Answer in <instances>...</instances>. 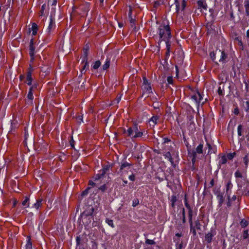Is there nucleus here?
I'll list each match as a JSON object with an SVG mask.
<instances>
[{"mask_svg":"<svg viewBox=\"0 0 249 249\" xmlns=\"http://www.w3.org/2000/svg\"><path fill=\"white\" fill-rule=\"evenodd\" d=\"M213 193H214L215 195H216L217 197H218V196L223 194V193H221L220 192V191L219 189H213Z\"/></svg>","mask_w":249,"mask_h":249,"instance_id":"72a5a7b5","label":"nucleus"},{"mask_svg":"<svg viewBox=\"0 0 249 249\" xmlns=\"http://www.w3.org/2000/svg\"><path fill=\"white\" fill-rule=\"evenodd\" d=\"M127 132L129 136H131L134 132V127L133 128L131 127L129 128L127 130Z\"/></svg>","mask_w":249,"mask_h":249,"instance_id":"37998d69","label":"nucleus"},{"mask_svg":"<svg viewBox=\"0 0 249 249\" xmlns=\"http://www.w3.org/2000/svg\"><path fill=\"white\" fill-rule=\"evenodd\" d=\"M54 27H55V24H54V19L53 18L52 15H51V16H50V24H49V26H48V27L47 28L48 34H50V33L51 32V30L53 29L54 28Z\"/></svg>","mask_w":249,"mask_h":249,"instance_id":"0eeeda50","label":"nucleus"},{"mask_svg":"<svg viewBox=\"0 0 249 249\" xmlns=\"http://www.w3.org/2000/svg\"><path fill=\"white\" fill-rule=\"evenodd\" d=\"M144 89L146 91H148L149 93L152 92V89L151 86H148V87H145Z\"/></svg>","mask_w":249,"mask_h":249,"instance_id":"680f3d73","label":"nucleus"},{"mask_svg":"<svg viewBox=\"0 0 249 249\" xmlns=\"http://www.w3.org/2000/svg\"><path fill=\"white\" fill-rule=\"evenodd\" d=\"M100 172H101V173H99V174L100 175L101 178H104L105 175L106 174V173H104V171L103 170L100 171Z\"/></svg>","mask_w":249,"mask_h":249,"instance_id":"774afa93","label":"nucleus"},{"mask_svg":"<svg viewBox=\"0 0 249 249\" xmlns=\"http://www.w3.org/2000/svg\"><path fill=\"white\" fill-rule=\"evenodd\" d=\"M94 208L91 205H86L84 212L81 213V217H85V220L89 216H93Z\"/></svg>","mask_w":249,"mask_h":249,"instance_id":"7ed1b4c3","label":"nucleus"},{"mask_svg":"<svg viewBox=\"0 0 249 249\" xmlns=\"http://www.w3.org/2000/svg\"><path fill=\"white\" fill-rule=\"evenodd\" d=\"M90 187L87 188L84 191H83L81 194V199L84 196H87L89 193V190L90 189Z\"/></svg>","mask_w":249,"mask_h":249,"instance_id":"aec40b11","label":"nucleus"},{"mask_svg":"<svg viewBox=\"0 0 249 249\" xmlns=\"http://www.w3.org/2000/svg\"><path fill=\"white\" fill-rule=\"evenodd\" d=\"M106 223H107L109 226H110L112 228L114 227V225L113 224V220L108 218H107L106 220Z\"/></svg>","mask_w":249,"mask_h":249,"instance_id":"cd10ccee","label":"nucleus"},{"mask_svg":"<svg viewBox=\"0 0 249 249\" xmlns=\"http://www.w3.org/2000/svg\"><path fill=\"white\" fill-rule=\"evenodd\" d=\"M43 199L42 198L38 199L36 200V202L34 204V206L36 209H38L39 207L41 205Z\"/></svg>","mask_w":249,"mask_h":249,"instance_id":"f8f14e48","label":"nucleus"},{"mask_svg":"<svg viewBox=\"0 0 249 249\" xmlns=\"http://www.w3.org/2000/svg\"><path fill=\"white\" fill-rule=\"evenodd\" d=\"M134 132H135V135L133 137L135 138H138V137H141L143 135L142 132L139 131L138 128V124H135L134 125Z\"/></svg>","mask_w":249,"mask_h":249,"instance_id":"423d86ee","label":"nucleus"},{"mask_svg":"<svg viewBox=\"0 0 249 249\" xmlns=\"http://www.w3.org/2000/svg\"><path fill=\"white\" fill-rule=\"evenodd\" d=\"M110 60H107L105 64L103 66V69L104 70H107L109 67Z\"/></svg>","mask_w":249,"mask_h":249,"instance_id":"4be33fe9","label":"nucleus"},{"mask_svg":"<svg viewBox=\"0 0 249 249\" xmlns=\"http://www.w3.org/2000/svg\"><path fill=\"white\" fill-rule=\"evenodd\" d=\"M32 28L33 30L32 34L34 36H35L36 34L37 30V25L36 23H33L32 25Z\"/></svg>","mask_w":249,"mask_h":249,"instance_id":"4468645a","label":"nucleus"},{"mask_svg":"<svg viewBox=\"0 0 249 249\" xmlns=\"http://www.w3.org/2000/svg\"><path fill=\"white\" fill-rule=\"evenodd\" d=\"M186 1L185 0H182V3H181V10L183 11L184 10V9H185V7H186Z\"/></svg>","mask_w":249,"mask_h":249,"instance_id":"603ef678","label":"nucleus"},{"mask_svg":"<svg viewBox=\"0 0 249 249\" xmlns=\"http://www.w3.org/2000/svg\"><path fill=\"white\" fill-rule=\"evenodd\" d=\"M167 81L169 84H172L173 83V78L172 76H169L167 78Z\"/></svg>","mask_w":249,"mask_h":249,"instance_id":"e2e57ef3","label":"nucleus"},{"mask_svg":"<svg viewBox=\"0 0 249 249\" xmlns=\"http://www.w3.org/2000/svg\"><path fill=\"white\" fill-rule=\"evenodd\" d=\"M227 158L224 155L221 157V159L220 160L219 163L220 164H225L227 162Z\"/></svg>","mask_w":249,"mask_h":249,"instance_id":"393cba45","label":"nucleus"},{"mask_svg":"<svg viewBox=\"0 0 249 249\" xmlns=\"http://www.w3.org/2000/svg\"><path fill=\"white\" fill-rule=\"evenodd\" d=\"M132 8L131 6H129V13H128V17H129V19L132 18Z\"/></svg>","mask_w":249,"mask_h":249,"instance_id":"bf43d9fd","label":"nucleus"},{"mask_svg":"<svg viewBox=\"0 0 249 249\" xmlns=\"http://www.w3.org/2000/svg\"><path fill=\"white\" fill-rule=\"evenodd\" d=\"M243 133V125L239 124L237 128V133L239 137L242 136Z\"/></svg>","mask_w":249,"mask_h":249,"instance_id":"a211bd4d","label":"nucleus"},{"mask_svg":"<svg viewBox=\"0 0 249 249\" xmlns=\"http://www.w3.org/2000/svg\"><path fill=\"white\" fill-rule=\"evenodd\" d=\"M74 141H73L72 138H71V140L70 141V144H71V147L72 148L74 149Z\"/></svg>","mask_w":249,"mask_h":249,"instance_id":"0e129e2a","label":"nucleus"},{"mask_svg":"<svg viewBox=\"0 0 249 249\" xmlns=\"http://www.w3.org/2000/svg\"><path fill=\"white\" fill-rule=\"evenodd\" d=\"M29 54L30 56H34L35 47L34 45L29 46Z\"/></svg>","mask_w":249,"mask_h":249,"instance_id":"f3484780","label":"nucleus"},{"mask_svg":"<svg viewBox=\"0 0 249 249\" xmlns=\"http://www.w3.org/2000/svg\"><path fill=\"white\" fill-rule=\"evenodd\" d=\"M160 41L165 40L166 38H170L172 36L171 30L168 25H161L159 28Z\"/></svg>","mask_w":249,"mask_h":249,"instance_id":"f03ea898","label":"nucleus"},{"mask_svg":"<svg viewBox=\"0 0 249 249\" xmlns=\"http://www.w3.org/2000/svg\"><path fill=\"white\" fill-rule=\"evenodd\" d=\"M139 204V200L138 199H135L133 201L132 206L133 207H136Z\"/></svg>","mask_w":249,"mask_h":249,"instance_id":"49530a36","label":"nucleus"},{"mask_svg":"<svg viewBox=\"0 0 249 249\" xmlns=\"http://www.w3.org/2000/svg\"><path fill=\"white\" fill-rule=\"evenodd\" d=\"M160 106V103L159 102H156L153 104V106L155 109H159Z\"/></svg>","mask_w":249,"mask_h":249,"instance_id":"473e14b6","label":"nucleus"},{"mask_svg":"<svg viewBox=\"0 0 249 249\" xmlns=\"http://www.w3.org/2000/svg\"><path fill=\"white\" fill-rule=\"evenodd\" d=\"M201 224L200 222V220L197 219L195 221V227L197 230H200L201 228Z\"/></svg>","mask_w":249,"mask_h":249,"instance_id":"5701e85b","label":"nucleus"},{"mask_svg":"<svg viewBox=\"0 0 249 249\" xmlns=\"http://www.w3.org/2000/svg\"><path fill=\"white\" fill-rule=\"evenodd\" d=\"M185 205L186 207L188 209V211H190V210H192L190 207V205L187 203V200L186 198L185 199Z\"/></svg>","mask_w":249,"mask_h":249,"instance_id":"864d4df0","label":"nucleus"},{"mask_svg":"<svg viewBox=\"0 0 249 249\" xmlns=\"http://www.w3.org/2000/svg\"><path fill=\"white\" fill-rule=\"evenodd\" d=\"M235 177L236 178H243L242 174L240 172V171L239 170H237L235 173Z\"/></svg>","mask_w":249,"mask_h":249,"instance_id":"e433bc0d","label":"nucleus"},{"mask_svg":"<svg viewBox=\"0 0 249 249\" xmlns=\"http://www.w3.org/2000/svg\"><path fill=\"white\" fill-rule=\"evenodd\" d=\"M109 168H110V165H107L104 167V168H103L102 170L104 171V173H107V172H108L109 171Z\"/></svg>","mask_w":249,"mask_h":249,"instance_id":"de8ad7c7","label":"nucleus"},{"mask_svg":"<svg viewBox=\"0 0 249 249\" xmlns=\"http://www.w3.org/2000/svg\"><path fill=\"white\" fill-rule=\"evenodd\" d=\"M175 3L176 7V12L178 13L179 10V2L178 0H175Z\"/></svg>","mask_w":249,"mask_h":249,"instance_id":"4c0bfd02","label":"nucleus"},{"mask_svg":"<svg viewBox=\"0 0 249 249\" xmlns=\"http://www.w3.org/2000/svg\"><path fill=\"white\" fill-rule=\"evenodd\" d=\"M192 161L193 163H194L196 161V152H195V151H193L192 152Z\"/></svg>","mask_w":249,"mask_h":249,"instance_id":"c9c22d12","label":"nucleus"},{"mask_svg":"<svg viewBox=\"0 0 249 249\" xmlns=\"http://www.w3.org/2000/svg\"><path fill=\"white\" fill-rule=\"evenodd\" d=\"M243 160H244V162L245 164L246 165V167H247L248 165L249 161V158L248 155H246L244 157Z\"/></svg>","mask_w":249,"mask_h":249,"instance_id":"c756f323","label":"nucleus"},{"mask_svg":"<svg viewBox=\"0 0 249 249\" xmlns=\"http://www.w3.org/2000/svg\"><path fill=\"white\" fill-rule=\"evenodd\" d=\"M88 52H87L86 51H83V63H85V64L83 68V69L81 71V72H82V71L86 68L87 66H88Z\"/></svg>","mask_w":249,"mask_h":249,"instance_id":"39448f33","label":"nucleus"},{"mask_svg":"<svg viewBox=\"0 0 249 249\" xmlns=\"http://www.w3.org/2000/svg\"><path fill=\"white\" fill-rule=\"evenodd\" d=\"M249 224L248 221L245 220H242L241 221V225L243 228L246 227Z\"/></svg>","mask_w":249,"mask_h":249,"instance_id":"7c9ffc66","label":"nucleus"},{"mask_svg":"<svg viewBox=\"0 0 249 249\" xmlns=\"http://www.w3.org/2000/svg\"><path fill=\"white\" fill-rule=\"evenodd\" d=\"M168 159H169V160L170 161L173 167H176V164L174 163V162L173 161V159L172 156L170 157Z\"/></svg>","mask_w":249,"mask_h":249,"instance_id":"4d7b16f0","label":"nucleus"},{"mask_svg":"<svg viewBox=\"0 0 249 249\" xmlns=\"http://www.w3.org/2000/svg\"><path fill=\"white\" fill-rule=\"evenodd\" d=\"M232 186L231 182L229 181L226 185V192H227L228 190H229L230 188Z\"/></svg>","mask_w":249,"mask_h":249,"instance_id":"8fccbe9b","label":"nucleus"},{"mask_svg":"<svg viewBox=\"0 0 249 249\" xmlns=\"http://www.w3.org/2000/svg\"><path fill=\"white\" fill-rule=\"evenodd\" d=\"M224 90V87L222 89L221 87H219L218 89V93L220 95H223V91Z\"/></svg>","mask_w":249,"mask_h":249,"instance_id":"c03bdc74","label":"nucleus"},{"mask_svg":"<svg viewBox=\"0 0 249 249\" xmlns=\"http://www.w3.org/2000/svg\"><path fill=\"white\" fill-rule=\"evenodd\" d=\"M177 199L175 196H173L171 198V201H172V207H174L175 206V203L177 201Z\"/></svg>","mask_w":249,"mask_h":249,"instance_id":"2f4dec72","label":"nucleus"},{"mask_svg":"<svg viewBox=\"0 0 249 249\" xmlns=\"http://www.w3.org/2000/svg\"><path fill=\"white\" fill-rule=\"evenodd\" d=\"M197 4L199 8H203L204 9H207V4L206 3H204L202 0H199L197 1Z\"/></svg>","mask_w":249,"mask_h":249,"instance_id":"2eb2a0df","label":"nucleus"},{"mask_svg":"<svg viewBox=\"0 0 249 249\" xmlns=\"http://www.w3.org/2000/svg\"><path fill=\"white\" fill-rule=\"evenodd\" d=\"M26 249H32V244L31 239H29L26 245Z\"/></svg>","mask_w":249,"mask_h":249,"instance_id":"b1692460","label":"nucleus"},{"mask_svg":"<svg viewBox=\"0 0 249 249\" xmlns=\"http://www.w3.org/2000/svg\"><path fill=\"white\" fill-rule=\"evenodd\" d=\"M192 216H193V211L190 210L188 211V217H189V222L191 223L192 221Z\"/></svg>","mask_w":249,"mask_h":249,"instance_id":"c85d7f7f","label":"nucleus"},{"mask_svg":"<svg viewBox=\"0 0 249 249\" xmlns=\"http://www.w3.org/2000/svg\"><path fill=\"white\" fill-rule=\"evenodd\" d=\"M191 98L195 101V102L199 105L200 103V101H198V93L197 91L196 92V93L195 94L192 95L191 96Z\"/></svg>","mask_w":249,"mask_h":249,"instance_id":"6ab92c4d","label":"nucleus"},{"mask_svg":"<svg viewBox=\"0 0 249 249\" xmlns=\"http://www.w3.org/2000/svg\"><path fill=\"white\" fill-rule=\"evenodd\" d=\"M210 55L212 60L216 64H217V61L224 62L227 57L224 52L221 51L220 50H216L215 52H211Z\"/></svg>","mask_w":249,"mask_h":249,"instance_id":"f257e3e1","label":"nucleus"},{"mask_svg":"<svg viewBox=\"0 0 249 249\" xmlns=\"http://www.w3.org/2000/svg\"><path fill=\"white\" fill-rule=\"evenodd\" d=\"M164 156L167 158H169L170 157H171V154L170 152H167L165 153V154L164 155Z\"/></svg>","mask_w":249,"mask_h":249,"instance_id":"69168bd1","label":"nucleus"},{"mask_svg":"<svg viewBox=\"0 0 249 249\" xmlns=\"http://www.w3.org/2000/svg\"><path fill=\"white\" fill-rule=\"evenodd\" d=\"M32 71H29L28 72L27 75V84L29 86H31L32 85Z\"/></svg>","mask_w":249,"mask_h":249,"instance_id":"1a4fd4ad","label":"nucleus"},{"mask_svg":"<svg viewBox=\"0 0 249 249\" xmlns=\"http://www.w3.org/2000/svg\"><path fill=\"white\" fill-rule=\"evenodd\" d=\"M132 165V164L131 163H128L125 161H122L118 174L122 175L123 173V170H125V169H129Z\"/></svg>","mask_w":249,"mask_h":249,"instance_id":"20e7f679","label":"nucleus"},{"mask_svg":"<svg viewBox=\"0 0 249 249\" xmlns=\"http://www.w3.org/2000/svg\"><path fill=\"white\" fill-rule=\"evenodd\" d=\"M78 82V86H77V88L78 89H84V82H81V80H78L77 81Z\"/></svg>","mask_w":249,"mask_h":249,"instance_id":"a878e982","label":"nucleus"},{"mask_svg":"<svg viewBox=\"0 0 249 249\" xmlns=\"http://www.w3.org/2000/svg\"><path fill=\"white\" fill-rule=\"evenodd\" d=\"M129 179L131 181H134L135 179V177L134 174H132L129 177Z\"/></svg>","mask_w":249,"mask_h":249,"instance_id":"338daca9","label":"nucleus"},{"mask_svg":"<svg viewBox=\"0 0 249 249\" xmlns=\"http://www.w3.org/2000/svg\"><path fill=\"white\" fill-rule=\"evenodd\" d=\"M107 186L106 184H104L99 188V190H101L102 192H104L107 190Z\"/></svg>","mask_w":249,"mask_h":249,"instance_id":"a18cd8bd","label":"nucleus"},{"mask_svg":"<svg viewBox=\"0 0 249 249\" xmlns=\"http://www.w3.org/2000/svg\"><path fill=\"white\" fill-rule=\"evenodd\" d=\"M101 65V62L99 60L96 61L94 65L93 66V68L95 70L97 69Z\"/></svg>","mask_w":249,"mask_h":249,"instance_id":"bb28decb","label":"nucleus"},{"mask_svg":"<svg viewBox=\"0 0 249 249\" xmlns=\"http://www.w3.org/2000/svg\"><path fill=\"white\" fill-rule=\"evenodd\" d=\"M46 8V4H43L42 5L41 8V10L40 11V16H42L43 15L44 11V10Z\"/></svg>","mask_w":249,"mask_h":249,"instance_id":"79ce46f5","label":"nucleus"},{"mask_svg":"<svg viewBox=\"0 0 249 249\" xmlns=\"http://www.w3.org/2000/svg\"><path fill=\"white\" fill-rule=\"evenodd\" d=\"M135 22V20L134 19H133V18H130V22L131 24V27L134 28V29H135V28H136V27L134 26Z\"/></svg>","mask_w":249,"mask_h":249,"instance_id":"3c124183","label":"nucleus"},{"mask_svg":"<svg viewBox=\"0 0 249 249\" xmlns=\"http://www.w3.org/2000/svg\"><path fill=\"white\" fill-rule=\"evenodd\" d=\"M213 234L212 232H209L206 234L205 236V240L208 243H210L212 242Z\"/></svg>","mask_w":249,"mask_h":249,"instance_id":"6e6552de","label":"nucleus"},{"mask_svg":"<svg viewBox=\"0 0 249 249\" xmlns=\"http://www.w3.org/2000/svg\"><path fill=\"white\" fill-rule=\"evenodd\" d=\"M145 243L149 245H155L156 244V242L152 240H150L148 239H147L145 241Z\"/></svg>","mask_w":249,"mask_h":249,"instance_id":"ea45409f","label":"nucleus"},{"mask_svg":"<svg viewBox=\"0 0 249 249\" xmlns=\"http://www.w3.org/2000/svg\"><path fill=\"white\" fill-rule=\"evenodd\" d=\"M248 231H249L248 230L244 231V234H243L244 239H247L248 238V237H249Z\"/></svg>","mask_w":249,"mask_h":249,"instance_id":"09e8293b","label":"nucleus"},{"mask_svg":"<svg viewBox=\"0 0 249 249\" xmlns=\"http://www.w3.org/2000/svg\"><path fill=\"white\" fill-rule=\"evenodd\" d=\"M29 198L27 196H26L25 200L22 202V204L23 206H27V207H28L29 206Z\"/></svg>","mask_w":249,"mask_h":249,"instance_id":"412c9836","label":"nucleus"},{"mask_svg":"<svg viewBox=\"0 0 249 249\" xmlns=\"http://www.w3.org/2000/svg\"><path fill=\"white\" fill-rule=\"evenodd\" d=\"M27 98L31 100H33L34 96H33V92H32L31 91H29L28 94L27 95Z\"/></svg>","mask_w":249,"mask_h":249,"instance_id":"a19ab883","label":"nucleus"},{"mask_svg":"<svg viewBox=\"0 0 249 249\" xmlns=\"http://www.w3.org/2000/svg\"><path fill=\"white\" fill-rule=\"evenodd\" d=\"M170 38H166L165 39V42H166V48L167 50H170V46H171V42L169 41Z\"/></svg>","mask_w":249,"mask_h":249,"instance_id":"f704fd0d","label":"nucleus"},{"mask_svg":"<svg viewBox=\"0 0 249 249\" xmlns=\"http://www.w3.org/2000/svg\"><path fill=\"white\" fill-rule=\"evenodd\" d=\"M77 120L78 123H81V122L83 121V116L79 115L77 117Z\"/></svg>","mask_w":249,"mask_h":249,"instance_id":"5fc2aeb1","label":"nucleus"},{"mask_svg":"<svg viewBox=\"0 0 249 249\" xmlns=\"http://www.w3.org/2000/svg\"><path fill=\"white\" fill-rule=\"evenodd\" d=\"M159 119V116H154L150 119L149 122H152L153 123V125H154L157 124V121Z\"/></svg>","mask_w":249,"mask_h":249,"instance_id":"dca6fc26","label":"nucleus"},{"mask_svg":"<svg viewBox=\"0 0 249 249\" xmlns=\"http://www.w3.org/2000/svg\"><path fill=\"white\" fill-rule=\"evenodd\" d=\"M197 93H198V101H200V102H201L202 100L203 99L202 96L198 90H197Z\"/></svg>","mask_w":249,"mask_h":249,"instance_id":"6e6d98bb","label":"nucleus"},{"mask_svg":"<svg viewBox=\"0 0 249 249\" xmlns=\"http://www.w3.org/2000/svg\"><path fill=\"white\" fill-rule=\"evenodd\" d=\"M83 218V224L88 225L91 222V220H93V216H89L88 218L85 220V217H82Z\"/></svg>","mask_w":249,"mask_h":249,"instance_id":"9d476101","label":"nucleus"},{"mask_svg":"<svg viewBox=\"0 0 249 249\" xmlns=\"http://www.w3.org/2000/svg\"><path fill=\"white\" fill-rule=\"evenodd\" d=\"M235 155H236L235 152H233L232 153H229L227 155V158H228L229 160H232L233 158V157L235 156Z\"/></svg>","mask_w":249,"mask_h":249,"instance_id":"58836bf2","label":"nucleus"},{"mask_svg":"<svg viewBox=\"0 0 249 249\" xmlns=\"http://www.w3.org/2000/svg\"><path fill=\"white\" fill-rule=\"evenodd\" d=\"M246 107L245 108V110L246 112H249V101H247L246 102Z\"/></svg>","mask_w":249,"mask_h":249,"instance_id":"052dcab7","label":"nucleus"},{"mask_svg":"<svg viewBox=\"0 0 249 249\" xmlns=\"http://www.w3.org/2000/svg\"><path fill=\"white\" fill-rule=\"evenodd\" d=\"M218 199V206L219 207H221L222 206V203H223L224 201V197L223 196V195H220L218 196V197H217Z\"/></svg>","mask_w":249,"mask_h":249,"instance_id":"9b49d317","label":"nucleus"},{"mask_svg":"<svg viewBox=\"0 0 249 249\" xmlns=\"http://www.w3.org/2000/svg\"><path fill=\"white\" fill-rule=\"evenodd\" d=\"M203 145L202 144L200 143L196 147V151H194L196 152V153L202 154L203 153Z\"/></svg>","mask_w":249,"mask_h":249,"instance_id":"ddd939ff","label":"nucleus"},{"mask_svg":"<svg viewBox=\"0 0 249 249\" xmlns=\"http://www.w3.org/2000/svg\"><path fill=\"white\" fill-rule=\"evenodd\" d=\"M245 7L246 9H249V0H247L245 2Z\"/></svg>","mask_w":249,"mask_h":249,"instance_id":"13d9d810","label":"nucleus"}]
</instances>
